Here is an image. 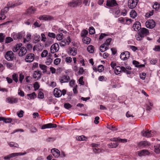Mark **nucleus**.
I'll list each match as a JSON object with an SVG mask.
<instances>
[{
	"label": "nucleus",
	"instance_id": "obj_1",
	"mask_svg": "<svg viewBox=\"0 0 160 160\" xmlns=\"http://www.w3.org/2000/svg\"><path fill=\"white\" fill-rule=\"evenodd\" d=\"M156 133V132L154 131L143 130L141 132V135L143 137L149 138L154 136Z\"/></svg>",
	"mask_w": 160,
	"mask_h": 160
},
{
	"label": "nucleus",
	"instance_id": "obj_2",
	"mask_svg": "<svg viewBox=\"0 0 160 160\" xmlns=\"http://www.w3.org/2000/svg\"><path fill=\"white\" fill-rule=\"evenodd\" d=\"M27 153L26 152H15L10 154L7 156H5L4 157L3 160H10L11 158L15 157L18 156H21L25 155Z\"/></svg>",
	"mask_w": 160,
	"mask_h": 160
},
{
	"label": "nucleus",
	"instance_id": "obj_3",
	"mask_svg": "<svg viewBox=\"0 0 160 160\" xmlns=\"http://www.w3.org/2000/svg\"><path fill=\"white\" fill-rule=\"evenodd\" d=\"M66 91L65 89H63L62 91L55 88L54 89L53 93L55 97L59 98L62 95H64L66 93Z\"/></svg>",
	"mask_w": 160,
	"mask_h": 160
},
{
	"label": "nucleus",
	"instance_id": "obj_4",
	"mask_svg": "<svg viewBox=\"0 0 160 160\" xmlns=\"http://www.w3.org/2000/svg\"><path fill=\"white\" fill-rule=\"evenodd\" d=\"M14 57V54L11 51H8L5 54V58L8 61H12Z\"/></svg>",
	"mask_w": 160,
	"mask_h": 160
},
{
	"label": "nucleus",
	"instance_id": "obj_5",
	"mask_svg": "<svg viewBox=\"0 0 160 160\" xmlns=\"http://www.w3.org/2000/svg\"><path fill=\"white\" fill-rule=\"evenodd\" d=\"M59 49V45L57 43H55L52 44L50 47V50L52 53H54L57 52Z\"/></svg>",
	"mask_w": 160,
	"mask_h": 160
},
{
	"label": "nucleus",
	"instance_id": "obj_6",
	"mask_svg": "<svg viewBox=\"0 0 160 160\" xmlns=\"http://www.w3.org/2000/svg\"><path fill=\"white\" fill-rule=\"evenodd\" d=\"M155 26V22L152 19H149L146 22V26L147 28L150 29L153 28Z\"/></svg>",
	"mask_w": 160,
	"mask_h": 160
},
{
	"label": "nucleus",
	"instance_id": "obj_7",
	"mask_svg": "<svg viewBox=\"0 0 160 160\" xmlns=\"http://www.w3.org/2000/svg\"><path fill=\"white\" fill-rule=\"evenodd\" d=\"M138 2V0H129L128 2V7L133 9L135 7Z\"/></svg>",
	"mask_w": 160,
	"mask_h": 160
},
{
	"label": "nucleus",
	"instance_id": "obj_8",
	"mask_svg": "<svg viewBox=\"0 0 160 160\" xmlns=\"http://www.w3.org/2000/svg\"><path fill=\"white\" fill-rule=\"evenodd\" d=\"M39 19L40 20H44V21H49L52 20H53V18L52 16L46 15H43L40 16L39 17Z\"/></svg>",
	"mask_w": 160,
	"mask_h": 160
},
{
	"label": "nucleus",
	"instance_id": "obj_9",
	"mask_svg": "<svg viewBox=\"0 0 160 160\" xmlns=\"http://www.w3.org/2000/svg\"><path fill=\"white\" fill-rule=\"evenodd\" d=\"M34 55L33 54L30 53L28 54L25 58V61L27 62H32L34 58Z\"/></svg>",
	"mask_w": 160,
	"mask_h": 160
},
{
	"label": "nucleus",
	"instance_id": "obj_10",
	"mask_svg": "<svg viewBox=\"0 0 160 160\" xmlns=\"http://www.w3.org/2000/svg\"><path fill=\"white\" fill-rule=\"evenodd\" d=\"M129 56V52L128 51H126L121 53L120 56V58L122 60L124 61L128 58Z\"/></svg>",
	"mask_w": 160,
	"mask_h": 160
},
{
	"label": "nucleus",
	"instance_id": "obj_11",
	"mask_svg": "<svg viewBox=\"0 0 160 160\" xmlns=\"http://www.w3.org/2000/svg\"><path fill=\"white\" fill-rule=\"evenodd\" d=\"M57 127V125L55 124L49 123L43 125L41 127V129H43L48 128H56Z\"/></svg>",
	"mask_w": 160,
	"mask_h": 160
},
{
	"label": "nucleus",
	"instance_id": "obj_12",
	"mask_svg": "<svg viewBox=\"0 0 160 160\" xmlns=\"http://www.w3.org/2000/svg\"><path fill=\"white\" fill-rule=\"evenodd\" d=\"M51 152L55 158H58L60 155V152L57 149L53 148L51 150Z\"/></svg>",
	"mask_w": 160,
	"mask_h": 160
},
{
	"label": "nucleus",
	"instance_id": "obj_13",
	"mask_svg": "<svg viewBox=\"0 0 160 160\" xmlns=\"http://www.w3.org/2000/svg\"><path fill=\"white\" fill-rule=\"evenodd\" d=\"M42 73L39 71H36L34 72L33 74V78L36 80H38L41 77Z\"/></svg>",
	"mask_w": 160,
	"mask_h": 160
},
{
	"label": "nucleus",
	"instance_id": "obj_14",
	"mask_svg": "<svg viewBox=\"0 0 160 160\" xmlns=\"http://www.w3.org/2000/svg\"><path fill=\"white\" fill-rule=\"evenodd\" d=\"M69 80V77L68 76L66 75H63L59 79L60 82L61 83L67 82Z\"/></svg>",
	"mask_w": 160,
	"mask_h": 160
},
{
	"label": "nucleus",
	"instance_id": "obj_15",
	"mask_svg": "<svg viewBox=\"0 0 160 160\" xmlns=\"http://www.w3.org/2000/svg\"><path fill=\"white\" fill-rule=\"evenodd\" d=\"M139 32L144 37L149 34V32L148 30L145 28H141Z\"/></svg>",
	"mask_w": 160,
	"mask_h": 160
},
{
	"label": "nucleus",
	"instance_id": "obj_16",
	"mask_svg": "<svg viewBox=\"0 0 160 160\" xmlns=\"http://www.w3.org/2000/svg\"><path fill=\"white\" fill-rule=\"evenodd\" d=\"M115 0H108L107 1L106 5L108 7H112L117 5Z\"/></svg>",
	"mask_w": 160,
	"mask_h": 160
},
{
	"label": "nucleus",
	"instance_id": "obj_17",
	"mask_svg": "<svg viewBox=\"0 0 160 160\" xmlns=\"http://www.w3.org/2000/svg\"><path fill=\"white\" fill-rule=\"evenodd\" d=\"M7 102L10 104L15 103L17 102L18 100L17 98H8L6 99Z\"/></svg>",
	"mask_w": 160,
	"mask_h": 160
},
{
	"label": "nucleus",
	"instance_id": "obj_18",
	"mask_svg": "<svg viewBox=\"0 0 160 160\" xmlns=\"http://www.w3.org/2000/svg\"><path fill=\"white\" fill-rule=\"evenodd\" d=\"M132 28L135 31H138L141 28L140 23L139 22H136L133 25Z\"/></svg>",
	"mask_w": 160,
	"mask_h": 160
},
{
	"label": "nucleus",
	"instance_id": "obj_19",
	"mask_svg": "<svg viewBox=\"0 0 160 160\" xmlns=\"http://www.w3.org/2000/svg\"><path fill=\"white\" fill-rule=\"evenodd\" d=\"M149 152L146 150H143L138 152V155L139 157L149 155Z\"/></svg>",
	"mask_w": 160,
	"mask_h": 160
},
{
	"label": "nucleus",
	"instance_id": "obj_20",
	"mask_svg": "<svg viewBox=\"0 0 160 160\" xmlns=\"http://www.w3.org/2000/svg\"><path fill=\"white\" fill-rule=\"evenodd\" d=\"M27 50L24 47H21L18 53V55L22 57L25 55L27 52Z\"/></svg>",
	"mask_w": 160,
	"mask_h": 160
},
{
	"label": "nucleus",
	"instance_id": "obj_21",
	"mask_svg": "<svg viewBox=\"0 0 160 160\" xmlns=\"http://www.w3.org/2000/svg\"><path fill=\"white\" fill-rule=\"evenodd\" d=\"M36 11V9L34 7H30L27 10V13L29 14H33Z\"/></svg>",
	"mask_w": 160,
	"mask_h": 160
},
{
	"label": "nucleus",
	"instance_id": "obj_22",
	"mask_svg": "<svg viewBox=\"0 0 160 160\" xmlns=\"http://www.w3.org/2000/svg\"><path fill=\"white\" fill-rule=\"evenodd\" d=\"M150 144V143L148 141H142L139 142V145L140 146L146 147L148 146Z\"/></svg>",
	"mask_w": 160,
	"mask_h": 160
},
{
	"label": "nucleus",
	"instance_id": "obj_23",
	"mask_svg": "<svg viewBox=\"0 0 160 160\" xmlns=\"http://www.w3.org/2000/svg\"><path fill=\"white\" fill-rule=\"evenodd\" d=\"M91 40V39L87 37H83L82 39L83 42L87 44H89L90 43Z\"/></svg>",
	"mask_w": 160,
	"mask_h": 160
},
{
	"label": "nucleus",
	"instance_id": "obj_24",
	"mask_svg": "<svg viewBox=\"0 0 160 160\" xmlns=\"http://www.w3.org/2000/svg\"><path fill=\"white\" fill-rule=\"evenodd\" d=\"M77 53V49L74 48H72L70 49V54L73 56H75Z\"/></svg>",
	"mask_w": 160,
	"mask_h": 160
},
{
	"label": "nucleus",
	"instance_id": "obj_25",
	"mask_svg": "<svg viewBox=\"0 0 160 160\" xmlns=\"http://www.w3.org/2000/svg\"><path fill=\"white\" fill-rule=\"evenodd\" d=\"M39 66L40 69L42 70L43 73H45L47 72V67L44 65L40 64Z\"/></svg>",
	"mask_w": 160,
	"mask_h": 160
},
{
	"label": "nucleus",
	"instance_id": "obj_26",
	"mask_svg": "<svg viewBox=\"0 0 160 160\" xmlns=\"http://www.w3.org/2000/svg\"><path fill=\"white\" fill-rule=\"evenodd\" d=\"M8 144L9 145L11 148H19L18 144L16 143L11 142L8 143Z\"/></svg>",
	"mask_w": 160,
	"mask_h": 160
},
{
	"label": "nucleus",
	"instance_id": "obj_27",
	"mask_svg": "<svg viewBox=\"0 0 160 160\" xmlns=\"http://www.w3.org/2000/svg\"><path fill=\"white\" fill-rule=\"evenodd\" d=\"M108 48L105 44H103L100 47V50L101 52H104L108 49Z\"/></svg>",
	"mask_w": 160,
	"mask_h": 160
},
{
	"label": "nucleus",
	"instance_id": "obj_28",
	"mask_svg": "<svg viewBox=\"0 0 160 160\" xmlns=\"http://www.w3.org/2000/svg\"><path fill=\"white\" fill-rule=\"evenodd\" d=\"M114 72L115 73L116 75H118L120 74L122 72L121 67L120 66L116 67L115 69Z\"/></svg>",
	"mask_w": 160,
	"mask_h": 160
},
{
	"label": "nucleus",
	"instance_id": "obj_29",
	"mask_svg": "<svg viewBox=\"0 0 160 160\" xmlns=\"http://www.w3.org/2000/svg\"><path fill=\"white\" fill-rule=\"evenodd\" d=\"M154 151L157 154L160 153V144L154 146Z\"/></svg>",
	"mask_w": 160,
	"mask_h": 160
},
{
	"label": "nucleus",
	"instance_id": "obj_30",
	"mask_svg": "<svg viewBox=\"0 0 160 160\" xmlns=\"http://www.w3.org/2000/svg\"><path fill=\"white\" fill-rule=\"evenodd\" d=\"M17 5V4H14L13 3H12L11 2H9L7 4V7L6 8H8H8H14V7L16 6Z\"/></svg>",
	"mask_w": 160,
	"mask_h": 160
},
{
	"label": "nucleus",
	"instance_id": "obj_31",
	"mask_svg": "<svg viewBox=\"0 0 160 160\" xmlns=\"http://www.w3.org/2000/svg\"><path fill=\"white\" fill-rule=\"evenodd\" d=\"M137 16L136 12L134 10H132L130 13L131 17L133 18H135Z\"/></svg>",
	"mask_w": 160,
	"mask_h": 160
},
{
	"label": "nucleus",
	"instance_id": "obj_32",
	"mask_svg": "<svg viewBox=\"0 0 160 160\" xmlns=\"http://www.w3.org/2000/svg\"><path fill=\"white\" fill-rule=\"evenodd\" d=\"M118 145V144L117 142H114L108 144V146L110 148H116Z\"/></svg>",
	"mask_w": 160,
	"mask_h": 160
},
{
	"label": "nucleus",
	"instance_id": "obj_33",
	"mask_svg": "<svg viewBox=\"0 0 160 160\" xmlns=\"http://www.w3.org/2000/svg\"><path fill=\"white\" fill-rule=\"evenodd\" d=\"M87 50L90 53H92L93 52L94 50V48L92 45H90L87 48Z\"/></svg>",
	"mask_w": 160,
	"mask_h": 160
},
{
	"label": "nucleus",
	"instance_id": "obj_34",
	"mask_svg": "<svg viewBox=\"0 0 160 160\" xmlns=\"http://www.w3.org/2000/svg\"><path fill=\"white\" fill-rule=\"evenodd\" d=\"M76 139L79 141H86L87 138L83 135L78 136L76 137Z\"/></svg>",
	"mask_w": 160,
	"mask_h": 160
},
{
	"label": "nucleus",
	"instance_id": "obj_35",
	"mask_svg": "<svg viewBox=\"0 0 160 160\" xmlns=\"http://www.w3.org/2000/svg\"><path fill=\"white\" fill-rule=\"evenodd\" d=\"M25 34L24 32H21L16 35L17 38L21 39L22 38Z\"/></svg>",
	"mask_w": 160,
	"mask_h": 160
},
{
	"label": "nucleus",
	"instance_id": "obj_36",
	"mask_svg": "<svg viewBox=\"0 0 160 160\" xmlns=\"http://www.w3.org/2000/svg\"><path fill=\"white\" fill-rule=\"evenodd\" d=\"M18 75L15 73H13L12 75V78L16 82H17L18 81Z\"/></svg>",
	"mask_w": 160,
	"mask_h": 160
},
{
	"label": "nucleus",
	"instance_id": "obj_37",
	"mask_svg": "<svg viewBox=\"0 0 160 160\" xmlns=\"http://www.w3.org/2000/svg\"><path fill=\"white\" fill-rule=\"evenodd\" d=\"M71 42V39L69 36H68L67 37L66 40H64V42H65V43L68 45Z\"/></svg>",
	"mask_w": 160,
	"mask_h": 160
},
{
	"label": "nucleus",
	"instance_id": "obj_38",
	"mask_svg": "<svg viewBox=\"0 0 160 160\" xmlns=\"http://www.w3.org/2000/svg\"><path fill=\"white\" fill-rule=\"evenodd\" d=\"M31 35L30 33H28L26 38L24 39V42H28L31 39Z\"/></svg>",
	"mask_w": 160,
	"mask_h": 160
},
{
	"label": "nucleus",
	"instance_id": "obj_39",
	"mask_svg": "<svg viewBox=\"0 0 160 160\" xmlns=\"http://www.w3.org/2000/svg\"><path fill=\"white\" fill-rule=\"evenodd\" d=\"M135 37L137 40L140 41L142 40L144 37L139 32L138 34L136 35Z\"/></svg>",
	"mask_w": 160,
	"mask_h": 160
},
{
	"label": "nucleus",
	"instance_id": "obj_40",
	"mask_svg": "<svg viewBox=\"0 0 160 160\" xmlns=\"http://www.w3.org/2000/svg\"><path fill=\"white\" fill-rule=\"evenodd\" d=\"M88 31L86 30H83L81 33V36L83 38L84 37H86L87 35L88 34Z\"/></svg>",
	"mask_w": 160,
	"mask_h": 160
},
{
	"label": "nucleus",
	"instance_id": "obj_41",
	"mask_svg": "<svg viewBox=\"0 0 160 160\" xmlns=\"http://www.w3.org/2000/svg\"><path fill=\"white\" fill-rule=\"evenodd\" d=\"M27 96L29 97L30 99H34L36 97V95L35 92H33L30 94H28Z\"/></svg>",
	"mask_w": 160,
	"mask_h": 160
},
{
	"label": "nucleus",
	"instance_id": "obj_42",
	"mask_svg": "<svg viewBox=\"0 0 160 160\" xmlns=\"http://www.w3.org/2000/svg\"><path fill=\"white\" fill-rule=\"evenodd\" d=\"M57 39L58 40H61L63 38V34L62 33H58L56 36Z\"/></svg>",
	"mask_w": 160,
	"mask_h": 160
},
{
	"label": "nucleus",
	"instance_id": "obj_43",
	"mask_svg": "<svg viewBox=\"0 0 160 160\" xmlns=\"http://www.w3.org/2000/svg\"><path fill=\"white\" fill-rule=\"evenodd\" d=\"M160 7V4H158L157 2L154 3L153 6V8L156 10H158Z\"/></svg>",
	"mask_w": 160,
	"mask_h": 160
},
{
	"label": "nucleus",
	"instance_id": "obj_44",
	"mask_svg": "<svg viewBox=\"0 0 160 160\" xmlns=\"http://www.w3.org/2000/svg\"><path fill=\"white\" fill-rule=\"evenodd\" d=\"M121 69H122V72L126 73L127 74H129L131 73V72L127 70L124 67H121Z\"/></svg>",
	"mask_w": 160,
	"mask_h": 160
},
{
	"label": "nucleus",
	"instance_id": "obj_45",
	"mask_svg": "<svg viewBox=\"0 0 160 160\" xmlns=\"http://www.w3.org/2000/svg\"><path fill=\"white\" fill-rule=\"evenodd\" d=\"M20 46L18 44L15 45L12 48V51L13 52H15L17 51L20 48Z\"/></svg>",
	"mask_w": 160,
	"mask_h": 160
},
{
	"label": "nucleus",
	"instance_id": "obj_46",
	"mask_svg": "<svg viewBox=\"0 0 160 160\" xmlns=\"http://www.w3.org/2000/svg\"><path fill=\"white\" fill-rule=\"evenodd\" d=\"M93 150L94 153H99L101 152V150L100 149L97 148H93Z\"/></svg>",
	"mask_w": 160,
	"mask_h": 160
},
{
	"label": "nucleus",
	"instance_id": "obj_47",
	"mask_svg": "<svg viewBox=\"0 0 160 160\" xmlns=\"http://www.w3.org/2000/svg\"><path fill=\"white\" fill-rule=\"evenodd\" d=\"M64 107L66 109H68L72 107V105L68 103H64Z\"/></svg>",
	"mask_w": 160,
	"mask_h": 160
},
{
	"label": "nucleus",
	"instance_id": "obj_48",
	"mask_svg": "<svg viewBox=\"0 0 160 160\" xmlns=\"http://www.w3.org/2000/svg\"><path fill=\"white\" fill-rule=\"evenodd\" d=\"M48 54V52L46 50H44L43 51L41 54L42 57L43 58L47 56Z\"/></svg>",
	"mask_w": 160,
	"mask_h": 160
},
{
	"label": "nucleus",
	"instance_id": "obj_49",
	"mask_svg": "<svg viewBox=\"0 0 160 160\" xmlns=\"http://www.w3.org/2000/svg\"><path fill=\"white\" fill-rule=\"evenodd\" d=\"M52 62V59L50 58H48L46 60L45 63L47 65H49Z\"/></svg>",
	"mask_w": 160,
	"mask_h": 160
},
{
	"label": "nucleus",
	"instance_id": "obj_50",
	"mask_svg": "<svg viewBox=\"0 0 160 160\" xmlns=\"http://www.w3.org/2000/svg\"><path fill=\"white\" fill-rule=\"evenodd\" d=\"M104 67L102 65H99L98 68V72H102L104 70Z\"/></svg>",
	"mask_w": 160,
	"mask_h": 160
},
{
	"label": "nucleus",
	"instance_id": "obj_51",
	"mask_svg": "<svg viewBox=\"0 0 160 160\" xmlns=\"http://www.w3.org/2000/svg\"><path fill=\"white\" fill-rule=\"evenodd\" d=\"M8 11V8H5L3 10H2L0 15L1 17L6 16L4 15V12H7Z\"/></svg>",
	"mask_w": 160,
	"mask_h": 160
},
{
	"label": "nucleus",
	"instance_id": "obj_52",
	"mask_svg": "<svg viewBox=\"0 0 160 160\" xmlns=\"http://www.w3.org/2000/svg\"><path fill=\"white\" fill-rule=\"evenodd\" d=\"M112 39L111 38H109L108 39H107L105 43L103 44H105V45L107 47V46H108L110 44V43L112 41Z\"/></svg>",
	"mask_w": 160,
	"mask_h": 160
},
{
	"label": "nucleus",
	"instance_id": "obj_53",
	"mask_svg": "<svg viewBox=\"0 0 160 160\" xmlns=\"http://www.w3.org/2000/svg\"><path fill=\"white\" fill-rule=\"evenodd\" d=\"M12 119L10 118H4L3 122L6 123H9L11 122Z\"/></svg>",
	"mask_w": 160,
	"mask_h": 160
},
{
	"label": "nucleus",
	"instance_id": "obj_54",
	"mask_svg": "<svg viewBox=\"0 0 160 160\" xmlns=\"http://www.w3.org/2000/svg\"><path fill=\"white\" fill-rule=\"evenodd\" d=\"M48 36L50 38H55L56 37V34L53 32H49L48 33Z\"/></svg>",
	"mask_w": 160,
	"mask_h": 160
},
{
	"label": "nucleus",
	"instance_id": "obj_55",
	"mask_svg": "<svg viewBox=\"0 0 160 160\" xmlns=\"http://www.w3.org/2000/svg\"><path fill=\"white\" fill-rule=\"evenodd\" d=\"M33 87L35 90H37L39 88V85L38 82H35L33 85Z\"/></svg>",
	"mask_w": 160,
	"mask_h": 160
},
{
	"label": "nucleus",
	"instance_id": "obj_56",
	"mask_svg": "<svg viewBox=\"0 0 160 160\" xmlns=\"http://www.w3.org/2000/svg\"><path fill=\"white\" fill-rule=\"evenodd\" d=\"M18 95L21 97H24V92L20 89H19L18 90Z\"/></svg>",
	"mask_w": 160,
	"mask_h": 160
},
{
	"label": "nucleus",
	"instance_id": "obj_57",
	"mask_svg": "<svg viewBox=\"0 0 160 160\" xmlns=\"http://www.w3.org/2000/svg\"><path fill=\"white\" fill-rule=\"evenodd\" d=\"M95 30L94 28L92 27H90L89 29V32L90 34H93L95 33Z\"/></svg>",
	"mask_w": 160,
	"mask_h": 160
},
{
	"label": "nucleus",
	"instance_id": "obj_58",
	"mask_svg": "<svg viewBox=\"0 0 160 160\" xmlns=\"http://www.w3.org/2000/svg\"><path fill=\"white\" fill-rule=\"evenodd\" d=\"M125 22L127 23V24H130L133 21V20H132L131 19L128 18H125Z\"/></svg>",
	"mask_w": 160,
	"mask_h": 160
},
{
	"label": "nucleus",
	"instance_id": "obj_59",
	"mask_svg": "<svg viewBox=\"0 0 160 160\" xmlns=\"http://www.w3.org/2000/svg\"><path fill=\"white\" fill-rule=\"evenodd\" d=\"M61 62V59L59 58H57L55 59L54 61V63L56 65H58Z\"/></svg>",
	"mask_w": 160,
	"mask_h": 160
},
{
	"label": "nucleus",
	"instance_id": "obj_60",
	"mask_svg": "<svg viewBox=\"0 0 160 160\" xmlns=\"http://www.w3.org/2000/svg\"><path fill=\"white\" fill-rule=\"evenodd\" d=\"M83 76H82L78 80L79 83L82 85H84V82L83 80Z\"/></svg>",
	"mask_w": 160,
	"mask_h": 160
},
{
	"label": "nucleus",
	"instance_id": "obj_61",
	"mask_svg": "<svg viewBox=\"0 0 160 160\" xmlns=\"http://www.w3.org/2000/svg\"><path fill=\"white\" fill-rule=\"evenodd\" d=\"M107 128L110 130H111L113 131H115L117 130V129L115 127L112 126L108 125L107 127Z\"/></svg>",
	"mask_w": 160,
	"mask_h": 160
},
{
	"label": "nucleus",
	"instance_id": "obj_62",
	"mask_svg": "<svg viewBox=\"0 0 160 160\" xmlns=\"http://www.w3.org/2000/svg\"><path fill=\"white\" fill-rule=\"evenodd\" d=\"M65 61L67 63H70L72 61V58L70 57H68L66 58Z\"/></svg>",
	"mask_w": 160,
	"mask_h": 160
},
{
	"label": "nucleus",
	"instance_id": "obj_63",
	"mask_svg": "<svg viewBox=\"0 0 160 160\" xmlns=\"http://www.w3.org/2000/svg\"><path fill=\"white\" fill-rule=\"evenodd\" d=\"M146 73L144 72H142V74H140V77L141 79L144 80L146 78Z\"/></svg>",
	"mask_w": 160,
	"mask_h": 160
},
{
	"label": "nucleus",
	"instance_id": "obj_64",
	"mask_svg": "<svg viewBox=\"0 0 160 160\" xmlns=\"http://www.w3.org/2000/svg\"><path fill=\"white\" fill-rule=\"evenodd\" d=\"M153 49V50L157 52L160 51V46L157 45L155 46Z\"/></svg>",
	"mask_w": 160,
	"mask_h": 160
}]
</instances>
